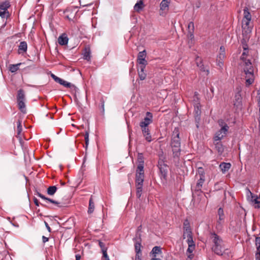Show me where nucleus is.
Returning a JSON list of instances; mask_svg holds the SVG:
<instances>
[{
	"instance_id": "nucleus-1",
	"label": "nucleus",
	"mask_w": 260,
	"mask_h": 260,
	"mask_svg": "<svg viewBox=\"0 0 260 260\" xmlns=\"http://www.w3.org/2000/svg\"><path fill=\"white\" fill-rule=\"evenodd\" d=\"M210 238L213 243L212 247V251L217 255H222L225 250L222 239L214 232L210 233Z\"/></svg>"
},
{
	"instance_id": "nucleus-2",
	"label": "nucleus",
	"mask_w": 260,
	"mask_h": 260,
	"mask_svg": "<svg viewBox=\"0 0 260 260\" xmlns=\"http://www.w3.org/2000/svg\"><path fill=\"white\" fill-rule=\"evenodd\" d=\"M242 64L243 72L245 75L246 86L252 84L254 81V67L249 59H245Z\"/></svg>"
},
{
	"instance_id": "nucleus-3",
	"label": "nucleus",
	"mask_w": 260,
	"mask_h": 260,
	"mask_svg": "<svg viewBox=\"0 0 260 260\" xmlns=\"http://www.w3.org/2000/svg\"><path fill=\"white\" fill-rule=\"evenodd\" d=\"M174 158H178L180 155L181 143L179 138V131L178 127H175L173 132L171 143Z\"/></svg>"
},
{
	"instance_id": "nucleus-4",
	"label": "nucleus",
	"mask_w": 260,
	"mask_h": 260,
	"mask_svg": "<svg viewBox=\"0 0 260 260\" xmlns=\"http://www.w3.org/2000/svg\"><path fill=\"white\" fill-rule=\"evenodd\" d=\"M144 179V168H142L141 166L137 167L136 170L135 184L137 189L136 195L138 198H139L142 194Z\"/></svg>"
},
{
	"instance_id": "nucleus-5",
	"label": "nucleus",
	"mask_w": 260,
	"mask_h": 260,
	"mask_svg": "<svg viewBox=\"0 0 260 260\" xmlns=\"http://www.w3.org/2000/svg\"><path fill=\"white\" fill-rule=\"evenodd\" d=\"M133 240L135 242V250L136 253L135 260H141V239L140 238V236H139V238H134Z\"/></svg>"
},
{
	"instance_id": "nucleus-6",
	"label": "nucleus",
	"mask_w": 260,
	"mask_h": 260,
	"mask_svg": "<svg viewBox=\"0 0 260 260\" xmlns=\"http://www.w3.org/2000/svg\"><path fill=\"white\" fill-rule=\"evenodd\" d=\"M158 167L161 174V178L166 179L168 174V166L162 159H159L158 161Z\"/></svg>"
},
{
	"instance_id": "nucleus-7",
	"label": "nucleus",
	"mask_w": 260,
	"mask_h": 260,
	"mask_svg": "<svg viewBox=\"0 0 260 260\" xmlns=\"http://www.w3.org/2000/svg\"><path fill=\"white\" fill-rule=\"evenodd\" d=\"M229 129L226 128H220L215 134L213 139L215 141L221 140L226 135Z\"/></svg>"
},
{
	"instance_id": "nucleus-8",
	"label": "nucleus",
	"mask_w": 260,
	"mask_h": 260,
	"mask_svg": "<svg viewBox=\"0 0 260 260\" xmlns=\"http://www.w3.org/2000/svg\"><path fill=\"white\" fill-rule=\"evenodd\" d=\"M36 194L41 198H42V199L44 200L46 202H50L54 204H55L58 207L61 208L66 207L64 204H61L59 202H58L50 198H47L39 192H37Z\"/></svg>"
},
{
	"instance_id": "nucleus-9",
	"label": "nucleus",
	"mask_w": 260,
	"mask_h": 260,
	"mask_svg": "<svg viewBox=\"0 0 260 260\" xmlns=\"http://www.w3.org/2000/svg\"><path fill=\"white\" fill-rule=\"evenodd\" d=\"M248 191H249L250 197H251L250 202L254 204V208L259 209L260 208L259 195L258 196L257 195L254 194L249 189H248Z\"/></svg>"
},
{
	"instance_id": "nucleus-10",
	"label": "nucleus",
	"mask_w": 260,
	"mask_h": 260,
	"mask_svg": "<svg viewBox=\"0 0 260 260\" xmlns=\"http://www.w3.org/2000/svg\"><path fill=\"white\" fill-rule=\"evenodd\" d=\"M152 114L149 112L146 113V116L144 118L143 121L141 122V127H148V125L152 122Z\"/></svg>"
},
{
	"instance_id": "nucleus-11",
	"label": "nucleus",
	"mask_w": 260,
	"mask_h": 260,
	"mask_svg": "<svg viewBox=\"0 0 260 260\" xmlns=\"http://www.w3.org/2000/svg\"><path fill=\"white\" fill-rule=\"evenodd\" d=\"M146 56V52L145 50L140 52L138 55V62L140 64V66H146L147 64V61L145 59Z\"/></svg>"
},
{
	"instance_id": "nucleus-12",
	"label": "nucleus",
	"mask_w": 260,
	"mask_h": 260,
	"mask_svg": "<svg viewBox=\"0 0 260 260\" xmlns=\"http://www.w3.org/2000/svg\"><path fill=\"white\" fill-rule=\"evenodd\" d=\"M141 128L143 135L145 137L146 140L148 142H151L152 141V139L148 127H141Z\"/></svg>"
},
{
	"instance_id": "nucleus-13",
	"label": "nucleus",
	"mask_w": 260,
	"mask_h": 260,
	"mask_svg": "<svg viewBox=\"0 0 260 260\" xmlns=\"http://www.w3.org/2000/svg\"><path fill=\"white\" fill-rule=\"evenodd\" d=\"M250 20H243L242 21V28H243V35L244 34H249L250 33L251 29L250 27H249Z\"/></svg>"
},
{
	"instance_id": "nucleus-14",
	"label": "nucleus",
	"mask_w": 260,
	"mask_h": 260,
	"mask_svg": "<svg viewBox=\"0 0 260 260\" xmlns=\"http://www.w3.org/2000/svg\"><path fill=\"white\" fill-rule=\"evenodd\" d=\"M220 141L221 140L215 141V139H213L215 148L219 154H221L224 151V147Z\"/></svg>"
},
{
	"instance_id": "nucleus-15",
	"label": "nucleus",
	"mask_w": 260,
	"mask_h": 260,
	"mask_svg": "<svg viewBox=\"0 0 260 260\" xmlns=\"http://www.w3.org/2000/svg\"><path fill=\"white\" fill-rule=\"evenodd\" d=\"M27 49V45L26 42H21L18 46V52L19 54H23L25 53Z\"/></svg>"
},
{
	"instance_id": "nucleus-16",
	"label": "nucleus",
	"mask_w": 260,
	"mask_h": 260,
	"mask_svg": "<svg viewBox=\"0 0 260 260\" xmlns=\"http://www.w3.org/2000/svg\"><path fill=\"white\" fill-rule=\"evenodd\" d=\"M205 181L204 176L203 175H201L200 179L198 180V182L195 187V190L197 191H201V188L202 187L203 184Z\"/></svg>"
},
{
	"instance_id": "nucleus-17",
	"label": "nucleus",
	"mask_w": 260,
	"mask_h": 260,
	"mask_svg": "<svg viewBox=\"0 0 260 260\" xmlns=\"http://www.w3.org/2000/svg\"><path fill=\"white\" fill-rule=\"evenodd\" d=\"M145 67L144 66H140L138 69L139 77L141 80H144L146 77V74L144 72Z\"/></svg>"
},
{
	"instance_id": "nucleus-18",
	"label": "nucleus",
	"mask_w": 260,
	"mask_h": 260,
	"mask_svg": "<svg viewBox=\"0 0 260 260\" xmlns=\"http://www.w3.org/2000/svg\"><path fill=\"white\" fill-rule=\"evenodd\" d=\"M225 57V53H219L217 57V64L222 68L223 66V59Z\"/></svg>"
},
{
	"instance_id": "nucleus-19",
	"label": "nucleus",
	"mask_w": 260,
	"mask_h": 260,
	"mask_svg": "<svg viewBox=\"0 0 260 260\" xmlns=\"http://www.w3.org/2000/svg\"><path fill=\"white\" fill-rule=\"evenodd\" d=\"M231 167L230 163L221 162L219 165V168L222 173H225L228 172Z\"/></svg>"
},
{
	"instance_id": "nucleus-20",
	"label": "nucleus",
	"mask_w": 260,
	"mask_h": 260,
	"mask_svg": "<svg viewBox=\"0 0 260 260\" xmlns=\"http://www.w3.org/2000/svg\"><path fill=\"white\" fill-rule=\"evenodd\" d=\"M69 39L67 36L65 35H62L59 37L58 39V43L60 45H65L68 44Z\"/></svg>"
},
{
	"instance_id": "nucleus-21",
	"label": "nucleus",
	"mask_w": 260,
	"mask_h": 260,
	"mask_svg": "<svg viewBox=\"0 0 260 260\" xmlns=\"http://www.w3.org/2000/svg\"><path fill=\"white\" fill-rule=\"evenodd\" d=\"M170 0H162L160 4V9L162 11L168 10Z\"/></svg>"
},
{
	"instance_id": "nucleus-22",
	"label": "nucleus",
	"mask_w": 260,
	"mask_h": 260,
	"mask_svg": "<svg viewBox=\"0 0 260 260\" xmlns=\"http://www.w3.org/2000/svg\"><path fill=\"white\" fill-rule=\"evenodd\" d=\"M196 61L197 66L200 68V70L203 72H206V74L208 75L209 74V70H206L205 69L204 65L202 64V62L201 60V59L199 56L196 58Z\"/></svg>"
},
{
	"instance_id": "nucleus-23",
	"label": "nucleus",
	"mask_w": 260,
	"mask_h": 260,
	"mask_svg": "<svg viewBox=\"0 0 260 260\" xmlns=\"http://www.w3.org/2000/svg\"><path fill=\"white\" fill-rule=\"evenodd\" d=\"M143 3L141 0H140L135 4L134 7V10L135 11L139 12L143 9Z\"/></svg>"
},
{
	"instance_id": "nucleus-24",
	"label": "nucleus",
	"mask_w": 260,
	"mask_h": 260,
	"mask_svg": "<svg viewBox=\"0 0 260 260\" xmlns=\"http://www.w3.org/2000/svg\"><path fill=\"white\" fill-rule=\"evenodd\" d=\"M161 249L159 246H154L150 253L152 254L153 257H156V254L161 253Z\"/></svg>"
},
{
	"instance_id": "nucleus-25",
	"label": "nucleus",
	"mask_w": 260,
	"mask_h": 260,
	"mask_svg": "<svg viewBox=\"0 0 260 260\" xmlns=\"http://www.w3.org/2000/svg\"><path fill=\"white\" fill-rule=\"evenodd\" d=\"M218 214L219 216V220L218 222L220 224L221 223L224 219V211L222 208H219L218 210Z\"/></svg>"
},
{
	"instance_id": "nucleus-26",
	"label": "nucleus",
	"mask_w": 260,
	"mask_h": 260,
	"mask_svg": "<svg viewBox=\"0 0 260 260\" xmlns=\"http://www.w3.org/2000/svg\"><path fill=\"white\" fill-rule=\"evenodd\" d=\"M17 100V101H25V93L23 89H20L18 90Z\"/></svg>"
},
{
	"instance_id": "nucleus-27",
	"label": "nucleus",
	"mask_w": 260,
	"mask_h": 260,
	"mask_svg": "<svg viewBox=\"0 0 260 260\" xmlns=\"http://www.w3.org/2000/svg\"><path fill=\"white\" fill-rule=\"evenodd\" d=\"M10 7V4L9 1H5L0 3V10L5 11H8V9Z\"/></svg>"
},
{
	"instance_id": "nucleus-28",
	"label": "nucleus",
	"mask_w": 260,
	"mask_h": 260,
	"mask_svg": "<svg viewBox=\"0 0 260 260\" xmlns=\"http://www.w3.org/2000/svg\"><path fill=\"white\" fill-rule=\"evenodd\" d=\"M94 209V204L92 200V197H90L89 201V207L88 209V213L91 214L93 213Z\"/></svg>"
},
{
	"instance_id": "nucleus-29",
	"label": "nucleus",
	"mask_w": 260,
	"mask_h": 260,
	"mask_svg": "<svg viewBox=\"0 0 260 260\" xmlns=\"http://www.w3.org/2000/svg\"><path fill=\"white\" fill-rule=\"evenodd\" d=\"M19 109L23 113H26L25 104L24 101H17Z\"/></svg>"
},
{
	"instance_id": "nucleus-30",
	"label": "nucleus",
	"mask_w": 260,
	"mask_h": 260,
	"mask_svg": "<svg viewBox=\"0 0 260 260\" xmlns=\"http://www.w3.org/2000/svg\"><path fill=\"white\" fill-rule=\"evenodd\" d=\"M21 64V63H18L15 64H10L9 66V71L12 73H15L19 70V67Z\"/></svg>"
},
{
	"instance_id": "nucleus-31",
	"label": "nucleus",
	"mask_w": 260,
	"mask_h": 260,
	"mask_svg": "<svg viewBox=\"0 0 260 260\" xmlns=\"http://www.w3.org/2000/svg\"><path fill=\"white\" fill-rule=\"evenodd\" d=\"M137 161L138 165L137 167L142 166V168H144V158L142 153H139L138 154Z\"/></svg>"
},
{
	"instance_id": "nucleus-32",
	"label": "nucleus",
	"mask_w": 260,
	"mask_h": 260,
	"mask_svg": "<svg viewBox=\"0 0 260 260\" xmlns=\"http://www.w3.org/2000/svg\"><path fill=\"white\" fill-rule=\"evenodd\" d=\"M190 237H192V232L190 228H186L184 229L183 238V239H185L186 237L188 238Z\"/></svg>"
},
{
	"instance_id": "nucleus-33",
	"label": "nucleus",
	"mask_w": 260,
	"mask_h": 260,
	"mask_svg": "<svg viewBox=\"0 0 260 260\" xmlns=\"http://www.w3.org/2000/svg\"><path fill=\"white\" fill-rule=\"evenodd\" d=\"M57 188L56 186H50L47 188V192L50 196H53L56 192Z\"/></svg>"
},
{
	"instance_id": "nucleus-34",
	"label": "nucleus",
	"mask_w": 260,
	"mask_h": 260,
	"mask_svg": "<svg viewBox=\"0 0 260 260\" xmlns=\"http://www.w3.org/2000/svg\"><path fill=\"white\" fill-rule=\"evenodd\" d=\"M83 58L88 61L90 60V51L89 48H85L83 53Z\"/></svg>"
},
{
	"instance_id": "nucleus-35",
	"label": "nucleus",
	"mask_w": 260,
	"mask_h": 260,
	"mask_svg": "<svg viewBox=\"0 0 260 260\" xmlns=\"http://www.w3.org/2000/svg\"><path fill=\"white\" fill-rule=\"evenodd\" d=\"M199 93L197 92H194V95L192 97V101L193 102L194 105H198L200 104V98L199 97Z\"/></svg>"
},
{
	"instance_id": "nucleus-36",
	"label": "nucleus",
	"mask_w": 260,
	"mask_h": 260,
	"mask_svg": "<svg viewBox=\"0 0 260 260\" xmlns=\"http://www.w3.org/2000/svg\"><path fill=\"white\" fill-rule=\"evenodd\" d=\"M217 123L220 128H226L227 129H229V126L223 119H219L217 121Z\"/></svg>"
},
{
	"instance_id": "nucleus-37",
	"label": "nucleus",
	"mask_w": 260,
	"mask_h": 260,
	"mask_svg": "<svg viewBox=\"0 0 260 260\" xmlns=\"http://www.w3.org/2000/svg\"><path fill=\"white\" fill-rule=\"evenodd\" d=\"M127 116H128V115L127 114H125V120H126V124L127 125V127H128V139H129L128 144V155H130V130L129 128V125L128 121L127 120Z\"/></svg>"
},
{
	"instance_id": "nucleus-38",
	"label": "nucleus",
	"mask_w": 260,
	"mask_h": 260,
	"mask_svg": "<svg viewBox=\"0 0 260 260\" xmlns=\"http://www.w3.org/2000/svg\"><path fill=\"white\" fill-rule=\"evenodd\" d=\"M244 18L247 20H251V15L248 10L244 9Z\"/></svg>"
},
{
	"instance_id": "nucleus-39",
	"label": "nucleus",
	"mask_w": 260,
	"mask_h": 260,
	"mask_svg": "<svg viewBox=\"0 0 260 260\" xmlns=\"http://www.w3.org/2000/svg\"><path fill=\"white\" fill-rule=\"evenodd\" d=\"M194 115H200L201 111V105L199 104L198 105H194Z\"/></svg>"
},
{
	"instance_id": "nucleus-40",
	"label": "nucleus",
	"mask_w": 260,
	"mask_h": 260,
	"mask_svg": "<svg viewBox=\"0 0 260 260\" xmlns=\"http://www.w3.org/2000/svg\"><path fill=\"white\" fill-rule=\"evenodd\" d=\"M17 135H20L22 132V125H21V121L19 120L17 121Z\"/></svg>"
},
{
	"instance_id": "nucleus-41",
	"label": "nucleus",
	"mask_w": 260,
	"mask_h": 260,
	"mask_svg": "<svg viewBox=\"0 0 260 260\" xmlns=\"http://www.w3.org/2000/svg\"><path fill=\"white\" fill-rule=\"evenodd\" d=\"M59 84L62 85L66 87H71L72 84L71 83L68 82L67 81L61 79V81H60Z\"/></svg>"
},
{
	"instance_id": "nucleus-42",
	"label": "nucleus",
	"mask_w": 260,
	"mask_h": 260,
	"mask_svg": "<svg viewBox=\"0 0 260 260\" xmlns=\"http://www.w3.org/2000/svg\"><path fill=\"white\" fill-rule=\"evenodd\" d=\"M10 16L9 13L8 11H0V16L2 18H5L6 17L7 18H8Z\"/></svg>"
},
{
	"instance_id": "nucleus-43",
	"label": "nucleus",
	"mask_w": 260,
	"mask_h": 260,
	"mask_svg": "<svg viewBox=\"0 0 260 260\" xmlns=\"http://www.w3.org/2000/svg\"><path fill=\"white\" fill-rule=\"evenodd\" d=\"M255 245L256 247V250L260 251V237H256Z\"/></svg>"
},
{
	"instance_id": "nucleus-44",
	"label": "nucleus",
	"mask_w": 260,
	"mask_h": 260,
	"mask_svg": "<svg viewBox=\"0 0 260 260\" xmlns=\"http://www.w3.org/2000/svg\"><path fill=\"white\" fill-rule=\"evenodd\" d=\"M187 243L188 244V246H195L194 243L193 241L192 237H190L188 238H187Z\"/></svg>"
},
{
	"instance_id": "nucleus-45",
	"label": "nucleus",
	"mask_w": 260,
	"mask_h": 260,
	"mask_svg": "<svg viewBox=\"0 0 260 260\" xmlns=\"http://www.w3.org/2000/svg\"><path fill=\"white\" fill-rule=\"evenodd\" d=\"M99 245L101 248L102 251L105 250H107V247H106L105 244L104 243L101 241H99Z\"/></svg>"
},
{
	"instance_id": "nucleus-46",
	"label": "nucleus",
	"mask_w": 260,
	"mask_h": 260,
	"mask_svg": "<svg viewBox=\"0 0 260 260\" xmlns=\"http://www.w3.org/2000/svg\"><path fill=\"white\" fill-rule=\"evenodd\" d=\"M194 26L193 22H190L188 24V31H194Z\"/></svg>"
},
{
	"instance_id": "nucleus-47",
	"label": "nucleus",
	"mask_w": 260,
	"mask_h": 260,
	"mask_svg": "<svg viewBox=\"0 0 260 260\" xmlns=\"http://www.w3.org/2000/svg\"><path fill=\"white\" fill-rule=\"evenodd\" d=\"M107 251V250H105L104 251H102L103 257L102 260H110Z\"/></svg>"
},
{
	"instance_id": "nucleus-48",
	"label": "nucleus",
	"mask_w": 260,
	"mask_h": 260,
	"mask_svg": "<svg viewBox=\"0 0 260 260\" xmlns=\"http://www.w3.org/2000/svg\"><path fill=\"white\" fill-rule=\"evenodd\" d=\"M107 251V250H105L104 251H102L103 257L102 260H110Z\"/></svg>"
},
{
	"instance_id": "nucleus-49",
	"label": "nucleus",
	"mask_w": 260,
	"mask_h": 260,
	"mask_svg": "<svg viewBox=\"0 0 260 260\" xmlns=\"http://www.w3.org/2000/svg\"><path fill=\"white\" fill-rule=\"evenodd\" d=\"M195 121L196 122V126L197 128L199 127V122L200 120V115H194Z\"/></svg>"
},
{
	"instance_id": "nucleus-50",
	"label": "nucleus",
	"mask_w": 260,
	"mask_h": 260,
	"mask_svg": "<svg viewBox=\"0 0 260 260\" xmlns=\"http://www.w3.org/2000/svg\"><path fill=\"white\" fill-rule=\"evenodd\" d=\"M242 47H243V50L244 51H246L247 50H248V45L246 43V41L244 39H243L242 40Z\"/></svg>"
},
{
	"instance_id": "nucleus-51",
	"label": "nucleus",
	"mask_w": 260,
	"mask_h": 260,
	"mask_svg": "<svg viewBox=\"0 0 260 260\" xmlns=\"http://www.w3.org/2000/svg\"><path fill=\"white\" fill-rule=\"evenodd\" d=\"M51 76L56 82L59 83L60 81H61V79L56 76L55 75L52 74Z\"/></svg>"
},
{
	"instance_id": "nucleus-52",
	"label": "nucleus",
	"mask_w": 260,
	"mask_h": 260,
	"mask_svg": "<svg viewBox=\"0 0 260 260\" xmlns=\"http://www.w3.org/2000/svg\"><path fill=\"white\" fill-rule=\"evenodd\" d=\"M188 228H190L189 222L187 219H186L183 223V229Z\"/></svg>"
},
{
	"instance_id": "nucleus-53",
	"label": "nucleus",
	"mask_w": 260,
	"mask_h": 260,
	"mask_svg": "<svg viewBox=\"0 0 260 260\" xmlns=\"http://www.w3.org/2000/svg\"><path fill=\"white\" fill-rule=\"evenodd\" d=\"M248 50H247L246 51H243V52L242 53V55L241 56V59L243 61H244L245 59H247L245 57V56H246L248 54Z\"/></svg>"
},
{
	"instance_id": "nucleus-54",
	"label": "nucleus",
	"mask_w": 260,
	"mask_h": 260,
	"mask_svg": "<svg viewBox=\"0 0 260 260\" xmlns=\"http://www.w3.org/2000/svg\"><path fill=\"white\" fill-rule=\"evenodd\" d=\"M194 31H188L187 37L190 40H192L194 38Z\"/></svg>"
},
{
	"instance_id": "nucleus-55",
	"label": "nucleus",
	"mask_w": 260,
	"mask_h": 260,
	"mask_svg": "<svg viewBox=\"0 0 260 260\" xmlns=\"http://www.w3.org/2000/svg\"><path fill=\"white\" fill-rule=\"evenodd\" d=\"M34 203L37 206H39V205L40 204L41 205L44 206V207H46V206L43 204H40L39 202V201L38 200V199L36 198H34Z\"/></svg>"
},
{
	"instance_id": "nucleus-56",
	"label": "nucleus",
	"mask_w": 260,
	"mask_h": 260,
	"mask_svg": "<svg viewBox=\"0 0 260 260\" xmlns=\"http://www.w3.org/2000/svg\"><path fill=\"white\" fill-rule=\"evenodd\" d=\"M100 102H101V108L102 110V112H104V101L103 100V98H102L100 100Z\"/></svg>"
},
{
	"instance_id": "nucleus-57",
	"label": "nucleus",
	"mask_w": 260,
	"mask_h": 260,
	"mask_svg": "<svg viewBox=\"0 0 260 260\" xmlns=\"http://www.w3.org/2000/svg\"><path fill=\"white\" fill-rule=\"evenodd\" d=\"M194 247L195 246H189L187 248V251L189 253H191L194 249Z\"/></svg>"
},
{
	"instance_id": "nucleus-58",
	"label": "nucleus",
	"mask_w": 260,
	"mask_h": 260,
	"mask_svg": "<svg viewBox=\"0 0 260 260\" xmlns=\"http://www.w3.org/2000/svg\"><path fill=\"white\" fill-rule=\"evenodd\" d=\"M255 259L256 260H260V251H257L255 253Z\"/></svg>"
},
{
	"instance_id": "nucleus-59",
	"label": "nucleus",
	"mask_w": 260,
	"mask_h": 260,
	"mask_svg": "<svg viewBox=\"0 0 260 260\" xmlns=\"http://www.w3.org/2000/svg\"><path fill=\"white\" fill-rule=\"evenodd\" d=\"M44 223H45V226L46 227L48 231L50 233L51 232V229L50 228V226H49L48 224L46 221H44Z\"/></svg>"
},
{
	"instance_id": "nucleus-60",
	"label": "nucleus",
	"mask_w": 260,
	"mask_h": 260,
	"mask_svg": "<svg viewBox=\"0 0 260 260\" xmlns=\"http://www.w3.org/2000/svg\"><path fill=\"white\" fill-rule=\"evenodd\" d=\"M49 239L48 238H47L45 236H43L42 237V240H43V242L44 243H46V242H47L48 241Z\"/></svg>"
},
{
	"instance_id": "nucleus-61",
	"label": "nucleus",
	"mask_w": 260,
	"mask_h": 260,
	"mask_svg": "<svg viewBox=\"0 0 260 260\" xmlns=\"http://www.w3.org/2000/svg\"><path fill=\"white\" fill-rule=\"evenodd\" d=\"M220 53H225V49L223 46H221L220 48Z\"/></svg>"
},
{
	"instance_id": "nucleus-62",
	"label": "nucleus",
	"mask_w": 260,
	"mask_h": 260,
	"mask_svg": "<svg viewBox=\"0 0 260 260\" xmlns=\"http://www.w3.org/2000/svg\"><path fill=\"white\" fill-rule=\"evenodd\" d=\"M76 260H80L81 256L79 254H76Z\"/></svg>"
},
{
	"instance_id": "nucleus-63",
	"label": "nucleus",
	"mask_w": 260,
	"mask_h": 260,
	"mask_svg": "<svg viewBox=\"0 0 260 260\" xmlns=\"http://www.w3.org/2000/svg\"><path fill=\"white\" fill-rule=\"evenodd\" d=\"M84 138H89V132L88 131H86L85 132Z\"/></svg>"
},
{
	"instance_id": "nucleus-64",
	"label": "nucleus",
	"mask_w": 260,
	"mask_h": 260,
	"mask_svg": "<svg viewBox=\"0 0 260 260\" xmlns=\"http://www.w3.org/2000/svg\"><path fill=\"white\" fill-rule=\"evenodd\" d=\"M150 260H161L160 258L156 257H152Z\"/></svg>"
}]
</instances>
